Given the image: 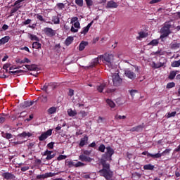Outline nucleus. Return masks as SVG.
<instances>
[{
    "mask_svg": "<svg viewBox=\"0 0 180 180\" xmlns=\"http://www.w3.org/2000/svg\"><path fill=\"white\" fill-rule=\"evenodd\" d=\"M37 66L36 64L32 65H25V68H23V70H28L29 71H37Z\"/></svg>",
    "mask_w": 180,
    "mask_h": 180,
    "instance_id": "obj_12",
    "label": "nucleus"
},
{
    "mask_svg": "<svg viewBox=\"0 0 180 180\" xmlns=\"http://www.w3.org/2000/svg\"><path fill=\"white\" fill-rule=\"evenodd\" d=\"M139 34L141 39H144V37H146V33H144V32H141L139 33Z\"/></svg>",
    "mask_w": 180,
    "mask_h": 180,
    "instance_id": "obj_56",
    "label": "nucleus"
},
{
    "mask_svg": "<svg viewBox=\"0 0 180 180\" xmlns=\"http://www.w3.org/2000/svg\"><path fill=\"white\" fill-rule=\"evenodd\" d=\"M67 155H60L57 158L58 161H61L62 160H65Z\"/></svg>",
    "mask_w": 180,
    "mask_h": 180,
    "instance_id": "obj_45",
    "label": "nucleus"
},
{
    "mask_svg": "<svg viewBox=\"0 0 180 180\" xmlns=\"http://www.w3.org/2000/svg\"><path fill=\"white\" fill-rule=\"evenodd\" d=\"M56 6L58 8V9L61 10V9H64V8L65 7V6L64 5L63 3H58L56 4Z\"/></svg>",
    "mask_w": 180,
    "mask_h": 180,
    "instance_id": "obj_39",
    "label": "nucleus"
},
{
    "mask_svg": "<svg viewBox=\"0 0 180 180\" xmlns=\"http://www.w3.org/2000/svg\"><path fill=\"white\" fill-rule=\"evenodd\" d=\"M106 103L110 106V108H115V106H116V104H115V103L110 100V99H107L106 100Z\"/></svg>",
    "mask_w": 180,
    "mask_h": 180,
    "instance_id": "obj_27",
    "label": "nucleus"
},
{
    "mask_svg": "<svg viewBox=\"0 0 180 180\" xmlns=\"http://www.w3.org/2000/svg\"><path fill=\"white\" fill-rule=\"evenodd\" d=\"M11 65H12V64H11V63L4 64L3 66V70H6L8 68H11Z\"/></svg>",
    "mask_w": 180,
    "mask_h": 180,
    "instance_id": "obj_48",
    "label": "nucleus"
},
{
    "mask_svg": "<svg viewBox=\"0 0 180 180\" xmlns=\"http://www.w3.org/2000/svg\"><path fill=\"white\" fill-rule=\"evenodd\" d=\"M174 86H175V83L172 82L168 83L166 86V88L167 89H171V88H174Z\"/></svg>",
    "mask_w": 180,
    "mask_h": 180,
    "instance_id": "obj_33",
    "label": "nucleus"
},
{
    "mask_svg": "<svg viewBox=\"0 0 180 180\" xmlns=\"http://www.w3.org/2000/svg\"><path fill=\"white\" fill-rule=\"evenodd\" d=\"M9 40H11V37L9 36H5L4 37L1 38L0 39V46H2V44H6Z\"/></svg>",
    "mask_w": 180,
    "mask_h": 180,
    "instance_id": "obj_14",
    "label": "nucleus"
},
{
    "mask_svg": "<svg viewBox=\"0 0 180 180\" xmlns=\"http://www.w3.org/2000/svg\"><path fill=\"white\" fill-rule=\"evenodd\" d=\"M6 70V72H8V74H11V75H19V74L23 72V70H15V71H9L8 69H4Z\"/></svg>",
    "mask_w": 180,
    "mask_h": 180,
    "instance_id": "obj_18",
    "label": "nucleus"
},
{
    "mask_svg": "<svg viewBox=\"0 0 180 180\" xmlns=\"http://www.w3.org/2000/svg\"><path fill=\"white\" fill-rule=\"evenodd\" d=\"M79 160L84 162H91V161H92V158L85 155L84 154L80 155L79 156Z\"/></svg>",
    "mask_w": 180,
    "mask_h": 180,
    "instance_id": "obj_11",
    "label": "nucleus"
},
{
    "mask_svg": "<svg viewBox=\"0 0 180 180\" xmlns=\"http://www.w3.org/2000/svg\"><path fill=\"white\" fill-rule=\"evenodd\" d=\"M166 37H168V35L160 34V39H161V41H165L167 40V39H165Z\"/></svg>",
    "mask_w": 180,
    "mask_h": 180,
    "instance_id": "obj_40",
    "label": "nucleus"
},
{
    "mask_svg": "<svg viewBox=\"0 0 180 180\" xmlns=\"http://www.w3.org/2000/svg\"><path fill=\"white\" fill-rule=\"evenodd\" d=\"M1 176H3V178H4V179H13V174H12L11 173L9 172H5L1 174Z\"/></svg>",
    "mask_w": 180,
    "mask_h": 180,
    "instance_id": "obj_17",
    "label": "nucleus"
},
{
    "mask_svg": "<svg viewBox=\"0 0 180 180\" xmlns=\"http://www.w3.org/2000/svg\"><path fill=\"white\" fill-rule=\"evenodd\" d=\"M52 22L54 23V25H60V17H58V15L53 16Z\"/></svg>",
    "mask_w": 180,
    "mask_h": 180,
    "instance_id": "obj_23",
    "label": "nucleus"
},
{
    "mask_svg": "<svg viewBox=\"0 0 180 180\" xmlns=\"http://www.w3.org/2000/svg\"><path fill=\"white\" fill-rule=\"evenodd\" d=\"M49 87L51 86L52 88V89H55L56 88V83H48Z\"/></svg>",
    "mask_w": 180,
    "mask_h": 180,
    "instance_id": "obj_57",
    "label": "nucleus"
},
{
    "mask_svg": "<svg viewBox=\"0 0 180 180\" xmlns=\"http://www.w3.org/2000/svg\"><path fill=\"white\" fill-rule=\"evenodd\" d=\"M171 66L173 68L179 67L180 66V60L173 61L171 64Z\"/></svg>",
    "mask_w": 180,
    "mask_h": 180,
    "instance_id": "obj_29",
    "label": "nucleus"
},
{
    "mask_svg": "<svg viewBox=\"0 0 180 180\" xmlns=\"http://www.w3.org/2000/svg\"><path fill=\"white\" fill-rule=\"evenodd\" d=\"M52 153H53V151H51V150H46V151L44 153V155L48 156V155H50L52 154Z\"/></svg>",
    "mask_w": 180,
    "mask_h": 180,
    "instance_id": "obj_58",
    "label": "nucleus"
},
{
    "mask_svg": "<svg viewBox=\"0 0 180 180\" xmlns=\"http://www.w3.org/2000/svg\"><path fill=\"white\" fill-rule=\"evenodd\" d=\"M76 22H78V17H73L71 18L70 23H75Z\"/></svg>",
    "mask_w": 180,
    "mask_h": 180,
    "instance_id": "obj_53",
    "label": "nucleus"
},
{
    "mask_svg": "<svg viewBox=\"0 0 180 180\" xmlns=\"http://www.w3.org/2000/svg\"><path fill=\"white\" fill-rule=\"evenodd\" d=\"M33 103H34V101H24L23 103H20V106L21 108V109H26V108H30V106H32V105H33Z\"/></svg>",
    "mask_w": 180,
    "mask_h": 180,
    "instance_id": "obj_10",
    "label": "nucleus"
},
{
    "mask_svg": "<svg viewBox=\"0 0 180 180\" xmlns=\"http://www.w3.org/2000/svg\"><path fill=\"white\" fill-rule=\"evenodd\" d=\"M154 168L155 166L151 164H148L143 166V169H146V171H153Z\"/></svg>",
    "mask_w": 180,
    "mask_h": 180,
    "instance_id": "obj_21",
    "label": "nucleus"
},
{
    "mask_svg": "<svg viewBox=\"0 0 180 180\" xmlns=\"http://www.w3.org/2000/svg\"><path fill=\"white\" fill-rule=\"evenodd\" d=\"M28 169H29V166L21 167V171H22V172H25V171H27Z\"/></svg>",
    "mask_w": 180,
    "mask_h": 180,
    "instance_id": "obj_63",
    "label": "nucleus"
},
{
    "mask_svg": "<svg viewBox=\"0 0 180 180\" xmlns=\"http://www.w3.org/2000/svg\"><path fill=\"white\" fill-rule=\"evenodd\" d=\"M21 63L22 64H25V63H30V60H29V58H25L23 60H21Z\"/></svg>",
    "mask_w": 180,
    "mask_h": 180,
    "instance_id": "obj_50",
    "label": "nucleus"
},
{
    "mask_svg": "<svg viewBox=\"0 0 180 180\" xmlns=\"http://www.w3.org/2000/svg\"><path fill=\"white\" fill-rule=\"evenodd\" d=\"M54 157H56L55 154H51V155H48L46 158V160H47V161L50 160H53V158H54Z\"/></svg>",
    "mask_w": 180,
    "mask_h": 180,
    "instance_id": "obj_42",
    "label": "nucleus"
},
{
    "mask_svg": "<svg viewBox=\"0 0 180 180\" xmlns=\"http://www.w3.org/2000/svg\"><path fill=\"white\" fill-rule=\"evenodd\" d=\"M72 41H74V37H68L65 41V44L66 46H70V44H71V43H72Z\"/></svg>",
    "mask_w": 180,
    "mask_h": 180,
    "instance_id": "obj_24",
    "label": "nucleus"
},
{
    "mask_svg": "<svg viewBox=\"0 0 180 180\" xmlns=\"http://www.w3.org/2000/svg\"><path fill=\"white\" fill-rule=\"evenodd\" d=\"M31 22H32L31 19H27V20L24 21L22 23H23V25H30Z\"/></svg>",
    "mask_w": 180,
    "mask_h": 180,
    "instance_id": "obj_59",
    "label": "nucleus"
},
{
    "mask_svg": "<svg viewBox=\"0 0 180 180\" xmlns=\"http://www.w3.org/2000/svg\"><path fill=\"white\" fill-rule=\"evenodd\" d=\"M35 15L37 16V19H38V20H40V22H46V20L43 18V15H40V13L35 14Z\"/></svg>",
    "mask_w": 180,
    "mask_h": 180,
    "instance_id": "obj_32",
    "label": "nucleus"
},
{
    "mask_svg": "<svg viewBox=\"0 0 180 180\" xmlns=\"http://www.w3.org/2000/svg\"><path fill=\"white\" fill-rule=\"evenodd\" d=\"M30 40H32V41H39L40 39H39V37H37V36L34 35V34H30Z\"/></svg>",
    "mask_w": 180,
    "mask_h": 180,
    "instance_id": "obj_28",
    "label": "nucleus"
},
{
    "mask_svg": "<svg viewBox=\"0 0 180 180\" xmlns=\"http://www.w3.org/2000/svg\"><path fill=\"white\" fill-rule=\"evenodd\" d=\"M136 131H141L143 130L142 125H139V126L136 127Z\"/></svg>",
    "mask_w": 180,
    "mask_h": 180,
    "instance_id": "obj_62",
    "label": "nucleus"
},
{
    "mask_svg": "<svg viewBox=\"0 0 180 180\" xmlns=\"http://www.w3.org/2000/svg\"><path fill=\"white\" fill-rule=\"evenodd\" d=\"M85 1H86V6L88 7L92 6V5H94V1H92V0H85Z\"/></svg>",
    "mask_w": 180,
    "mask_h": 180,
    "instance_id": "obj_44",
    "label": "nucleus"
},
{
    "mask_svg": "<svg viewBox=\"0 0 180 180\" xmlns=\"http://www.w3.org/2000/svg\"><path fill=\"white\" fill-rule=\"evenodd\" d=\"M177 72L178 71H175V70L171 71L168 76L169 79H171V80L174 79L175 77H176Z\"/></svg>",
    "mask_w": 180,
    "mask_h": 180,
    "instance_id": "obj_20",
    "label": "nucleus"
},
{
    "mask_svg": "<svg viewBox=\"0 0 180 180\" xmlns=\"http://www.w3.org/2000/svg\"><path fill=\"white\" fill-rule=\"evenodd\" d=\"M41 89L42 91H44L45 92L47 93V90L49 89V84L48 83H46L41 88Z\"/></svg>",
    "mask_w": 180,
    "mask_h": 180,
    "instance_id": "obj_38",
    "label": "nucleus"
},
{
    "mask_svg": "<svg viewBox=\"0 0 180 180\" xmlns=\"http://www.w3.org/2000/svg\"><path fill=\"white\" fill-rule=\"evenodd\" d=\"M105 88H106V84L103 83L101 84H99L96 86V89L98 92L102 93L103 92V89H105Z\"/></svg>",
    "mask_w": 180,
    "mask_h": 180,
    "instance_id": "obj_19",
    "label": "nucleus"
},
{
    "mask_svg": "<svg viewBox=\"0 0 180 180\" xmlns=\"http://www.w3.org/2000/svg\"><path fill=\"white\" fill-rule=\"evenodd\" d=\"M85 164L84 163H82V162H77L76 164H75V167L76 168H78L79 167H84Z\"/></svg>",
    "mask_w": 180,
    "mask_h": 180,
    "instance_id": "obj_43",
    "label": "nucleus"
},
{
    "mask_svg": "<svg viewBox=\"0 0 180 180\" xmlns=\"http://www.w3.org/2000/svg\"><path fill=\"white\" fill-rule=\"evenodd\" d=\"M88 144V136H84L83 138L80 139V143L79 144V147H84V146H86Z\"/></svg>",
    "mask_w": 180,
    "mask_h": 180,
    "instance_id": "obj_13",
    "label": "nucleus"
},
{
    "mask_svg": "<svg viewBox=\"0 0 180 180\" xmlns=\"http://www.w3.org/2000/svg\"><path fill=\"white\" fill-rule=\"evenodd\" d=\"M130 95L131 96H134L136 95V94H137V90H130L129 91Z\"/></svg>",
    "mask_w": 180,
    "mask_h": 180,
    "instance_id": "obj_54",
    "label": "nucleus"
},
{
    "mask_svg": "<svg viewBox=\"0 0 180 180\" xmlns=\"http://www.w3.org/2000/svg\"><path fill=\"white\" fill-rule=\"evenodd\" d=\"M32 48L37 49H41V44H40L39 41L33 42Z\"/></svg>",
    "mask_w": 180,
    "mask_h": 180,
    "instance_id": "obj_26",
    "label": "nucleus"
},
{
    "mask_svg": "<svg viewBox=\"0 0 180 180\" xmlns=\"http://www.w3.org/2000/svg\"><path fill=\"white\" fill-rule=\"evenodd\" d=\"M158 40L160 39H153L149 44H148V46H158L160 43Z\"/></svg>",
    "mask_w": 180,
    "mask_h": 180,
    "instance_id": "obj_25",
    "label": "nucleus"
},
{
    "mask_svg": "<svg viewBox=\"0 0 180 180\" xmlns=\"http://www.w3.org/2000/svg\"><path fill=\"white\" fill-rule=\"evenodd\" d=\"M105 150H106V146L103 144H101L98 147V151L101 153H105Z\"/></svg>",
    "mask_w": 180,
    "mask_h": 180,
    "instance_id": "obj_31",
    "label": "nucleus"
},
{
    "mask_svg": "<svg viewBox=\"0 0 180 180\" xmlns=\"http://www.w3.org/2000/svg\"><path fill=\"white\" fill-rule=\"evenodd\" d=\"M47 147L50 148V150H53L54 148V143L51 142L47 145Z\"/></svg>",
    "mask_w": 180,
    "mask_h": 180,
    "instance_id": "obj_55",
    "label": "nucleus"
},
{
    "mask_svg": "<svg viewBox=\"0 0 180 180\" xmlns=\"http://www.w3.org/2000/svg\"><path fill=\"white\" fill-rule=\"evenodd\" d=\"M113 154H115V150L110 146H107L105 153L102 155L101 159V164L103 165V169L98 171V174L106 180H109L113 176V172L110 171V164L109 163L112 161V155H113Z\"/></svg>",
    "mask_w": 180,
    "mask_h": 180,
    "instance_id": "obj_1",
    "label": "nucleus"
},
{
    "mask_svg": "<svg viewBox=\"0 0 180 180\" xmlns=\"http://www.w3.org/2000/svg\"><path fill=\"white\" fill-rule=\"evenodd\" d=\"M23 1L25 0H17L13 5H11V6H13L14 8H11L9 16H13V13H16V12L22 8V2H23Z\"/></svg>",
    "mask_w": 180,
    "mask_h": 180,
    "instance_id": "obj_4",
    "label": "nucleus"
},
{
    "mask_svg": "<svg viewBox=\"0 0 180 180\" xmlns=\"http://www.w3.org/2000/svg\"><path fill=\"white\" fill-rule=\"evenodd\" d=\"M180 44L178 43H174L171 44V49L176 50V49H179Z\"/></svg>",
    "mask_w": 180,
    "mask_h": 180,
    "instance_id": "obj_36",
    "label": "nucleus"
},
{
    "mask_svg": "<svg viewBox=\"0 0 180 180\" xmlns=\"http://www.w3.org/2000/svg\"><path fill=\"white\" fill-rule=\"evenodd\" d=\"M37 179H46V174H41V175H37Z\"/></svg>",
    "mask_w": 180,
    "mask_h": 180,
    "instance_id": "obj_52",
    "label": "nucleus"
},
{
    "mask_svg": "<svg viewBox=\"0 0 180 180\" xmlns=\"http://www.w3.org/2000/svg\"><path fill=\"white\" fill-rule=\"evenodd\" d=\"M114 56L112 54L105 53L104 55L98 56V58H96L92 60L90 63L89 68H94L99 64V60H101L108 68H113V60Z\"/></svg>",
    "mask_w": 180,
    "mask_h": 180,
    "instance_id": "obj_2",
    "label": "nucleus"
},
{
    "mask_svg": "<svg viewBox=\"0 0 180 180\" xmlns=\"http://www.w3.org/2000/svg\"><path fill=\"white\" fill-rule=\"evenodd\" d=\"M75 2L77 6H84V0H75Z\"/></svg>",
    "mask_w": 180,
    "mask_h": 180,
    "instance_id": "obj_30",
    "label": "nucleus"
},
{
    "mask_svg": "<svg viewBox=\"0 0 180 180\" xmlns=\"http://www.w3.org/2000/svg\"><path fill=\"white\" fill-rule=\"evenodd\" d=\"M53 134V129H49L46 132L41 134V135L39 137V141H44V140H46L49 136H51Z\"/></svg>",
    "mask_w": 180,
    "mask_h": 180,
    "instance_id": "obj_8",
    "label": "nucleus"
},
{
    "mask_svg": "<svg viewBox=\"0 0 180 180\" xmlns=\"http://www.w3.org/2000/svg\"><path fill=\"white\" fill-rule=\"evenodd\" d=\"M55 173H51V172H49V173H46L45 174V178H51V176H54Z\"/></svg>",
    "mask_w": 180,
    "mask_h": 180,
    "instance_id": "obj_46",
    "label": "nucleus"
},
{
    "mask_svg": "<svg viewBox=\"0 0 180 180\" xmlns=\"http://www.w3.org/2000/svg\"><path fill=\"white\" fill-rule=\"evenodd\" d=\"M72 102H73L74 106H75V108H77L78 109H84V104L77 103L75 101H74V99L72 100Z\"/></svg>",
    "mask_w": 180,
    "mask_h": 180,
    "instance_id": "obj_22",
    "label": "nucleus"
},
{
    "mask_svg": "<svg viewBox=\"0 0 180 180\" xmlns=\"http://www.w3.org/2000/svg\"><path fill=\"white\" fill-rule=\"evenodd\" d=\"M115 118L117 119V120L126 119V116H124V115L122 116V115H117L115 116Z\"/></svg>",
    "mask_w": 180,
    "mask_h": 180,
    "instance_id": "obj_61",
    "label": "nucleus"
},
{
    "mask_svg": "<svg viewBox=\"0 0 180 180\" xmlns=\"http://www.w3.org/2000/svg\"><path fill=\"white\" fill-rule=\"evenodd\" d=\"M171 29H175V25L171 21L165 22L160 29V34L169 36L172 33Z\"/></svg>",
    "mask_w": 180,
    "mask_h": 180,
    "instance_id": "obj_3",
    "label": "nucleus"
},
{
    "mask_svg": "<svg viewBox=\"0 0 180 180\" xmlns=\"http://www.w3.org/2000/svg\"><path fill=\"white\" fill-rule=\"evenodd\" d=\"M117 6H118L117 3L113 1H108L107 3V8H117Z\"/></svg>",
    "mask_w": 180,
    "mask_h": 180,
    "instance_id": "obj_16",
    "label": "nucleus"
},
{
    "mask_svg": "<svg viewBox=\"0 0 180 180\" xmlns=\"http://www.w3.org/2000/svg\"><path fill=\"white\" fill-rule=\"evenodd\" d=\"M56 112H57V108L56 107H51L48 109V113H56Z\"/></svg>",
    "mask_w": 180,
    "mask_h": 180,
    "instance_id": "obj_34",
    "label": "nucleus"
},
{
    "mask_svg": "<svg viewBox=\"0 0 180 180\" xmlns=\"http://www.w3.org/2000/svg\"><path fill=\"white\" fill-rule=\"evenodd\" d=\"M66 164H68V167H75V162L74 161H68L66 162Z\"/></svg>",
    "mask_w": 180,
    "mask_h": 180,
    "instance_id": "obj_41",
    "label": "nucleus"
},
{
    "mask_svg": "<svg viewBox=\"0 0 180 180\" xmlns=\"http://www.w3.org/2000/svg\"><path fill=\"white\" fill-rule=\"evenodd\" d=\"M97 41H99V37H96V38H94V39H93V41H92V43H93V44H95L97 43Z\"/></svg>",
    "mask_w": 180,
    "mask_h": 180,
    "instance_id": "obj_60",
    "label": "nucleus"
},
{
    "mask_svg": "<svg viewBox=\"0 0 180 180\" xmlns=\"http://www.w3.org/2000/svg\"><path fill=\"white\" fill-rule=\"evenodd\" d=\"M142 155H147V157H151L152 158H161L162 157V153L151 154L147 151L143 152Z\"/></svg>",
    "mask_w": 180,
    "mask_h": 180,
    "instance_id": "obj_9",
    "label": "nucleus"
},
{
    "mask_svg": "<svg viewBox=\"0 0 180 180\" xmlns=\"http://www.w3.org/2000/svg\"><path fill=\"white\" fill-rule=\"evenodd\" d=\"M69 96H74V90L73 89H69Z\"/></svg>",
    "mask_w": 180,
    "mask_h": 180,
    "instance_id": "obj_64",
    "label": "nucleus"
},
{
    "mask_svg": "<svg viewBox=\"0 0 180 180\" xmlns=\"http://www.w3.org/2000/svg\"><path fill=\"white\" fill-rule=\"evenodd\" d=\"M4 137L7 139V140H9L10 139H12V134L6 133Z\"/></svg>",
    "mask_w": 180,
    "mask_h": 180,
    "instance_id": "obj_51",
    "label": "nucleus"
},
{
    "mask_svg": "<svg viewBox=\"0 0 180 180\" xmlns=\"http://www.w3.org/2000/svg\"><path fill=\"white\" fill-rule=\"evenodd\" d=\"M88 32H89V29L86 27H84L80 33L81 34H86Z\"/></svg>",
    "mask_w": 180,
    "mask_h": 180,
    "instance_id": "obj_37",
    "label": "nucleus"
},
{
    "mask_svg": "<svg viewBox=\"0 0 180 180\" xmlns=\"http://www.w3.org/2000/svg\"><path fill=\"white\" fill-rule=\"evenodd\" d=\"M43 32L46 34V36H48V37H54V36H56V30H53L51 27L44 28Z\"/></svg>",
    "mask_w": 180,
    "mask_h": 180,
    "instance_id": "obj_7",
    "label": "nucleus"
},
{
    "mask_svg": "<svg viewBox=\"0 0 180 180\" xmlns=\"http://www.w3.org/2000/svg\"><path fill=\"white\" fill-rule=\"evenodd\" d=\"M124 75L125 77H127V78H129L132 81H134V79H136V78L137 77V75L134 73L133 70L131 69H126L124 70Z\"/></svg>",
    "mask_w": 180,
    "mask_h": 180,
    "instance_id": "obj_6",
    "label": "nucleus"
},
{
    "mask_svg": "<svg viewBox=\"0 0 180 180\" xmlns=\"http://www.w3.org/2000/svg\"><path fill=\"white\" fill-rule=\"evenodd\" d=\"M32 136V134L29 132H22L20 134V137H30Z\"/></svg>",
    "mask_w": 180,
    "mask_h": 180,
    "instance_id": "obj_35",
    "label": "nucleus"
},
{
    "mask_svg": "<svg viewBox=\"0 0 180 180\" xmlns=\"http://www.w3.org/2000/svg\"><path fill=\"white\" fill-rule=\"evenodd\" d=\"M40 99H41V102H43L44 103H46V102H47V96H41L40 97Z\"/></svg>",
    "mask_w": 180,
    "mask_h": 180,
    "instance_id": "obj_47",
    "label": "nucleus"
},
{
    "mask_svg": "<svg viewBox=\"0 0 180 180\" xmlns=\"http://www.w3.org/2000/svg\"><path fill=\"white\" fill-rule=\"evenodd\" d=\"M86 46H88V41H82L79 45V51H83Z\"/></svg>",
    "mask_w": 180,
    "mask_h": 180,
    "instance_id": "obj_15",
    "label": "nucleus"
},
{
    "mask_svg": "<svg viewBox=\"0 0 180 180\" xmlns=\"http://www.w3.org/2000/svg\"><path fill=\"white\" fill-rule=\"evenodd\" d=\"M74 27H75L76 29H81V25L79 24V22L77 21L76 22H75Z\"/></svg>",
    "mask_w": 180,
    "mask_h": 180,
    "instance_id": "obj_49",
    "label": "nucleus"
},
{
    "mask_svg": "<svg viewBox=\"0 0 180 180\" xmlns=\"http://www.w3.org/2000/svg\"><path fill=\"white\" fill-rule=\"evenodd\" d=\"M113 85L115 86H119L122 84V79L119 76V73H115L112 76Z\"/></svg>",
    "mask_w": 180,
    "mask_h": 180,
    "instance_id": "obj_5",
    "label": "nucleus"
}]
</instances>
